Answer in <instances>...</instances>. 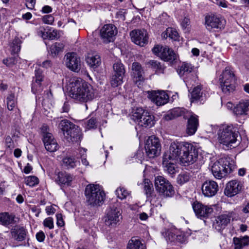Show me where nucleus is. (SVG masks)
Masks as SVG:
<instances>
[{
  "label": "nucleus",
  "instance_id": "obj_16",
  "mask_svg": "<svg viewBox=\"0 0 249 249\" xmlns=\"http://www.w3.org/2000/svg\"><path fill=\"white\" fill-rule=\"evenodd\" d=\"M192 207L196 216L200 218L208 217L213 212V208L198 201L194 202Z\"/></svg>",
  "mask_w": 249,
  "mask_h": 249
},
{
  "label": "nucleus",
  "instance_id": "obj_40",
  "mask_svg": "<svg viewBox=\"0 0 249 249\" xmlns=\"http://www.w3.org/2000/svg\"><path fill=\"white\" fill-rule=\"evenodd\" d=\"M231 79H235V75L232 71L226 68L219 78V81H231Z\"/></svg>",
  "mask_w": 249,
  "mask_h": 249
},
{
  "label": "nucleus",
  "instance_id": "obj_13",
  "mask_svg": "<svg viewBox=\"0 0 249 249\" xmlns=\"http://www.w3.org/2000/svg\"><path fill=\"white\" fill-rule=\"evenodd\" d=\"M205 19L206 28L209 31L213 29H223L226 23L225 19L214 15L206 16Z\"/></svg>",
  "mask_w": 249,
  "mask_h": 249
},
{
  "label": "nucleus",
  "instance_id": "obj_60",
  "mask_svg": "<svg viewBox=\"0 0 249 249\" xmlns=\"http://www.w3.org/2000/svg\"><path fill=\"white\" fill-rule=\"evenodd\" d=\"M56 219H57V225L58 227H62L64 225V222L63 220L62 215L61 213H57L56 214Z\"/></svg>",
  "mask_w": 249,
  "mask_h": 249
},
{
  "label": "nucleus",
  "instance_id": "obj_20",
  "mask_svg": "<svg viewBox=\"0 0 249 249\" xmlns=\"http://www.w3.org/2000/svg\"><path fill=\"white\" fill-rule=\"evenodd\" d=\"M232 217V212L226 213L217 216L213 224L215 229L218 231L225 229L230 223Z\"/></svg>",
  "mask_w": 249,
  "mask_h": 249
},
{
  "label": "nucleus",
  "instance_id": "obj_31",
  "mask_svg": "<svg viewBox=\"0 0 249 249\" xmlns=\"http://www.w3.org/2000/svg\"><path fill=\"white\" fill-rule=\"evenodd\" d=\"M15 216L13 214H10L8 213H0V222L4 226L14 224Z\"/></svg>",
  "mask_w": 249,
  "mask_h": 249
},
{
  "label": "nucleus",
  "instance_id": "obj_52",
  "mask_svg": "<svg viewBox=\"0 0 249 249\" xmlns=\"http://www.w3.org/2000/svg\"><path fill=\"white\" fill-rule=\"evenodd\" d=\"M43 225L49 229H52L54 227L53 219L51 217L45 218L43 221Z\"/></svg>",
  "mask_w": 249,
  "mask_h": 249
},
{
  "label": "nucleus",
  "instance_id": "obj_62",
  "mask_svg": "<svg viewBox=\"0 0 249 249\" xmlns=\"http://www.w3.org/2000/svg\"><path fill=\"white\" fill-rule=\"evenodd\" d=\"M70 108V106L68 102H65L60 109V111L62 113L68 112Z\"/></svg>",
  "mask_w": 249,
  "mask_h": 249
},
{
  "label": "nucleus",
  "instance_id": "obj_2",
  "mask_svg": "<svg viewBox=\"0 0 249 249\" xmlns=\"http://www.w3.org/2000/svg\"><path fill=\"white\" fill-rule=\"evenodd\" d=\"M218 141L225 147V149H231L238 145V132L232 125L223 126L218 131Z\"/></svg>",
  "mask_w": 249,
  "mask_h": 249
},
{
  "label": "nucleus",
  "instance_id": "obj_64",
  "mask_svg": "<svg viewBox=\"0 0 249 249\" xmlns=\"http://www.w3.org/2000/svg\"><path fill=\"white\" fill-rule=\"evenodd\" d=\"M45 237V234L42 231L37 233L36 234V238L38 242H43L44 240Z\"/></svg>",
  "mask_w": 249,
  "mask_h": 249
},
{
  "label": "nucleus",
  "instance_id": "obj_46",
  "mask_svg": "<svg viewBox=\"0 0 249 249\" xmlns=\"http://www.w3.org/2000/svg\"><path fill=\"white\" fill-rule=\"evenodd\" d=\"M183 237L181 235H176L173 232L168 231L166 233V239L170 242H174L176 240L181 241V239Z\"/></svg>",
  "mask_w": 249,
  "mask_h": 249
},
{
  "label": "nucleus",
  "instance_id": "obj_32",
  "mask_svg": "<svg viewBox=\"0 0 249 249\" xmlns=\"http://www.w3.org/2000/svg\"><path fill=\"white\" fill-rule=\"evenodd\" d=\"M201 87L197 86L195 87L191 92V102H194L197 101L200 102L202 100L203 92L201 91Z\"/></svg>",
  "mask_w": 249,
  "mask_h": 249
},
{
  "label": "nucleus",
  "instance_id": "obj_26",
  "mask_svg": "<svg viewBox=\"0 0 249 249\" xmlns=\"http://www.w3.org/2000/svg\"><path fill=\"white\" fill-rule=\"evenodd\" d=\"M160 57L165 61L173 62L177 59L175 53L168 46H164L160 53Z\"/></svg>",
  "mask_w": 249,
  "mask_h": 249
},
{
  "label": "nucleus",
  "instance_id": "obj_9",
  "mask_svg": "<svg viewBox=\"0 0 249 249\" xmlns=\"http://www.w3.org/2000/svg\"><path fill=\"white\" fill-rule=\"evenodd\" d=\"M122 212L119 207L115 205L110 207L105 217V224L108 227H114L120 225L123 219Z\"/></svg>",
  "mask_w": 249,
  "mask_h": 249
},
{
  "label": "nucleus",
  "instance_id": "obj_61",
  "mask_svg": "<svg viewBox=\"0 0 249 249\" xmlns=\"http://www.w3.org/2000/svg\"><path fill=\"white\" fill-rule=\"evenodd\" d=\"M164 48V46H160L157 45L152 49V52L155 54L160 56V53L161 52V50Z\"/></svg>",
  "mask_w": 249,
  "mask_h": 249
},
{
  "label": "nucleus",
  "instance_id": "obj_10",
  "mask_svg": "<svg viewBox=\"0 0 249 249\" xmlns=\"http://www.w3.org/2000/svg\"><path fill=\"white\" fill-rule=\"evenodd\" d=\"M145 149L147 155L150 158H153L160 155L161 150V144L158 138L150 136L145 144Z\"/></svg>",
  "mask_w": 249,
  "mask_h": 249
},
{
  "label": "nucleus",
  "instance_id": "obj_29",
  "mask_svg": "<svg viewBox=\"0 0 249 249\" xmlns=\"http://www.w3.org/2000/svg\"><path fill=\"white\" fill-rule=\"evenodd\" d=\"M235 79H231V81H220V84L222 91L226 94H229L233 92L235 89Z\"/></svg>",
  "mask_w": 249,
  "mask_h": 249
},
{
  "label": "nucleus",
  "instance_id": "obj_17",
  "mask_svg": "<svg viewBox=\"0 0 249 249\" xmlns=\"http://www.w3.org/2000/svg\"><path fill=\"white\" fill-rule=\"evenodd\" d=\"M148 98L157 106H162L167 103L168 95L163 91H148Z\"/></svg>",
  "mask_w": 249,
  "mask_h": 249
},
{
  "label": "nucleus",
  "instance_id": "obj_53",
  "mask_svg": "<svg viewBox=\"0 0 249 249\" xmlns=\"http://www.w3.org/2000/svg\"><path fill=\"white\" fill-rule=\"evenodd\" d=\"M97 127V121L95 118H91L87 122L86 128L88 129L95 128Z\"/></svg>",
  "mask_w": 249,
  "mask_h": 249
},
{
  "label": "nucleus",
  "instance_id": "obj_39",
  "mask_svg": "<svg viewBox=\"0 0 249 249\" xmlns=\"http://www.w3.org/2000/svg\"><path fill=\"white\" fill-rule=\"evenodd\" d=\"M76 163L77 161L74 158L66 157L63 160V166L67 169L75 168Z\"/></svg>",
  "mask_w": 249,
  "mask_h": 249
},
{
  "label": "nucleus",
  "instance_id": "obj_38",
  "mask_svg": "<svg viewBox=\"0 0 249 249\" xmlns=\"http://www.w3.org/2000/svg\"><path fill=\"white\" fill-rule=\"evenodd\" d=\"M17 98L14 93L10 94L6 98L7 108L9 110H13L16 107Z\"/></svg>",
  "mask_w": 249,
  "mask_h": 249
},
{
  "label": "nucleus",
  "instance_id": "obj_59",
  "mask_svg": "<svg viewBox=\"0 0 249 249\" xmlns=\"http://www.w3.org/2000/svg\"><path fill=\"white\" fill-rule=\"evenodd\" d=\"M126 11L125 9H121L116 13V17L119 19L124 21L125 20V14Z\"/></svg>",
  "mask_w": 249,
  "mask_h": 249
},
{
  "label": "nucleus",
  "instance_id": "obj_28",
  "mask_svg": "<svg viewBox=\"0 0 249 249\" xmlns=\"http://www.w3.org/2000/svg\"><path fill=\"white\" fill-rule=\"evenodd\" d=\"M143 191L148 200H151L156 197L152 183L148 179H145L143 183Z\"/></svg>",
  "mask_w": 249,
  "mask_h": 249
},
{
  "label": "nucleus",
  "instance_id": "obj_18",
  "mask_svg": "<svg viewBox=\"0 0 249 249\" xmlns=\"http://www.w3.org/2000/svg\"><path fill=\"white\" fill-rule=\"evenodd\" d=\"M201 189L203 194L207 197L215 196L218 191L217 183L212 180L205 181L202 185Z\"/></svg>",
  "mask_w": 249,
  "mask_h": 249
},
{
  "label": "nucleus",
  "instance_id": "obj_1",
  "mask_svg": "<svg viewBox=\"0 0 249 249\" xmlns=\"http://www.w3.org/2000/svg\"><path fill=\"white\" fill-rule=\"evenodd\" d=\"M69 87L70 96L76 101L87 102L92 100L94 96L92 87L80 78L73 79Z\"/></svg>",
  "mask_w": 249,
  "mask_h": 249
},
{
  "label": "nucleus",
  "instance_id": "obj_58",
  "mask_svg": "<svg viewBox=\"0 0 249 249\" xmlns=\"http://www.w3.org/2000/svg\"><path fill=\"white\" fill-rule=\"evenodd\" d=\"M46 134H52L49 132V127L46 124H43L41 128V135L42 138H44Z\"/></svg>",
  "mask_w": 249,
  "mask_h": 249
},
{
  "label": "nucleus",
  "instance_id": "obj_21",
  "mask_svg": "<svg viewBox=\"0 0 249 249\" xmlns=\"http://www.w3.org/2000/svg\"><path fill=\"white\" fill-rule=\"evenodd\" d=\"M42 140L47 151L54 152L59 149V145L53 134H46Z\"/></svg>",
  "mask_w": 249,
  "mask_h": 249
},
{
  "label": "nucleus",
  "instance_id": "obj_12",
  "mask_svg": "<svg viewBox=\"0 0 249 249\" xmlns=\"http://www.w3.org/2000/svg\"><path fill=\"white\" fill-rule=\"evenodd\" d=\"M64 60L67 67L71 71L78 72L81 67L80 58L75 53H68L65 54Z\"/></svg>",
  "mask_w": 249,
  "mask_h": 249
},
{
  "label": "nucleus",
  "instance_id": "obj_35",
  "mask_svg": "<svg viewBox=\"0 0 249 249\" xmlns=\"http://www.w3.org/2000/svg\"><path fill=\"white\" fill-rule=\"evenodd\" d=\"M127 249H146V247L140 240L135 237H133L129 241Z\"/></svg>",
  "mask_w": 249,
  "mask_h": 249
},
{
  "label": "nucleus",
  "instance_id": "obj_5",
  "mask_svg": "<svg viewBox=\"0 0 249 249\" xmlns=\"http://www.w3.org/2000/svg\"><path fill=\"white\" fill-rule=\"evenodd\" d=\"M85 195L88 204L93 207L102 204L105 196L99 185L94 184H89L86 186Z\"/></svg>",
  "mask_w": 249,
  "mask_h": 249
},
{
  "label": "nucleus",
  "instance_id": "obj_36",
  "mask_svg": "<svg viewBox=\"0 0 249 249\" xmlns=\"http://www.w3.org/2000/svg\"><path fill=\"white\" fill-rule=\"evenodd\" d=\"M114 74L124 77L125 73V69L124 64L120 61H117L113 66Z\"/></svg>",
  "mask_w": 249,
  "mask_h": 249
},
{
  "label": "nucleus",
  "instance_id": "obj_54",
  "mask_svg": "<svg viewBox=\"0 0 249 249\" xmlns=\"http://www.w3.org/2000/svg\"><path fill=\"white\" fill-rule=\"evenodd\" d=\"M17 63V59L15 57H9L3 60V63L7 67H12Z\"/></svg>",
  "mask_w": 249,
  "mask_h": 249
},
{
  "label": "nucleus",
  "instance_id": "obj_49",
  "mask_svg": "<svg viewBox=\"0 0 249 249\" xmlns=\"http://www.w3.org/2000/svg\"><path fill=\"white\" fill-rule=\"evenodd\" d=\"M39 182L38 178L35 176H29L25 178V183L29 186H34Z\"/></svg>",
  "mask_w": 249,
  "mask_h": 249
},
{
  "label": "nucleus",
  "instance_id": "obj_15",
  "mask_svg": "<svg viewBox=\"0 0 249 249\" xmlns=\"http://www.w3.org/2000/svg\"><path fill=\"white\" fill-rule=\"evenodd\" d=\"M132 41L136 44L143 47L148 43V36L145 30L136 29L130 32Z\"/></svg>",
  "mask_w": 249,
  "mask_h": 249
},
{
  "label": "nucleus",
  "instance_id": "obj_44",
  "mask_svg": "<svg viewBox=\"0 0 249 249\" xmlns=\"http://www.w3.org/2000/svg\"><path fill=\"white\" fill-rule=\"evenodd\" d=\"M190 178V175L188 173H182L179 174L177 178V182L182 185L188 182Z\"/></svg>",
  "mask_w": 249,
  "mask_h": 249
},
{
  "label": "nucleus",
  "instance_id": "obj_45",
  "mask_svg": "<svg viewBox=\"0 0 249 249\" xmlns=\"http://www.w3.org/2000/svg\"><path fill=\"white\" fill-rule=\"evenodd\" d=\"M124 77L119 75L113 74L112 76L110 84L112 87H116L123 83Z\"/></svg>",
  "mask_w": 249,
  "mask_h": 249
},
{
  "label": "nucleus",
  "instance_id": "obj_23",
  "mask_svg": "<svg viewBox=\"0 0 249 249\" xmlns=\"http://www.w3.org/2000/svg\"><path fill=\"white\" fill-rule=\"evenodd\" d=\"M199 125L198 116L192 114L188 119L186 133L189 135H194Z\"/></svg>",
  "mask_w": 249,
  "mask_h": 249
},
{
  "label": "nucleus",
  "instance_id": "obj_55",
  "mask_svg": "<svg viewBox=\"0 0 249 249\" xmlns=\"http://www.w3.org/2000/svg\"><path fill=\"white\" fill-rule=\"evenodd\" d=\"M42 20L45 24H52L54 21V18L52 15H47L42 17Z\"/></svg>",
  "mask_w": 249,
  "mask_h": 249
},
{
  "label": "nucleus",
  "instance_id": "obj_8",
  "mask_svg": "<svg viewBox=\"0 0 249 249\" xmlns=\"http://www.w3.org/2000/svg\"><path fill=\"white\" fill-rule=\"evenodd\" d=\"M155 186L156 191L163 197H171L175 194L173 185L162 176H158L155 177Z\"/></svg>",
  "mask_w": 249,
  "mask_h": 249
},
{
  "label": "nucleus",
  "instance_id": "obj_7",
  "mask_svg": "<svg viewBox=\"0 0 249 249\" xmlns=\"http://www.w3.org/2000/svg\"><path fill=\"white\" fill-rule=\"evenodd\" d=\"M132 119L142 127L150 128L155 123V117L142 107H137L133 112Z\"/></svg>",
  "mask_w": 249,
  "mask_h": 249
},
{
  "label": "nucleus",
  "instance_id": "obj_34",
  "mask_svg": "<svg viewBox=\"0 0 249 249\" xmlns=\"http://www.w3.org/2000/svg\"><path fill=\"white\" fill-rule=\"evenodd\" d=\"M146 64L151 69L154 70L156 73L160 74L164 73L165 67L160 62L152 60L148 62Z\"/></svg>",
  "mask_w": 249,
  "mask_h": 249
},
{
  "label": "nucleus",
  "instance_id": "obj_48",
  "mask_svg": "<svg viewBox=\"0 0 249 249\" xmlns=\"http://www.w3.org/2000/svg\"><path fill=\"white\" fill-rule=\"evenodd\" d=\"M185 113V109L181 108H175L172 109L170 112V114L172 117L170 118V119L183 116Z\"/></svg>",
  "mask_w": 249,
  "mask_h": 249
},
{
  "label": "nucleus",
  "instance_id": "obj_57",
  "mask_svg": "<svg viewBox=\"0 0 249 249\" xmlns=\"http://www.w3.org/2000/svg\"><path fill=\"white\" fill-rule=\"evenodd\" d=\"M48 32V39L54 40L57 39L58 35L56 30H53L52 31L49 30Z\"/></svg>",
  "mask_w": 249,
  "mask_h": 249
},
{
  "label": "nucleus",
  "instance_id": "obj_3",
  "mask_svg": "<svg viewBox=\"0 0 249 249\" xmlns=\"http://www.w3.org/2000/svg\"><path fill=\"white\" fill-rule=\"evenodd\" d=\"M235 168L234 161L231 158L226 157L219 159L213 163L211 170L215 178L221 179L227 174L232 172Z\"/></svg>",
  "mask_w": 249,
  "mask_h": 249
},
{
  "label": "nucleus",
  "instance_id": "obj_33",
  "mask_svg": "<svg viewBox=\"0 0 249 249\" xmlns=\"http://www.w3.org/2000/svg\"><path fill=\"white\" fill-rule=\"evenodd\" d=\"M72 179V177L69 174L60 172L58 173L56 181L59 184L69 185Z\"/></svg>",
  "mask_w": 249,
  "mask_h": 249
},
{
  "label": "nucleus",
  "instance_id": "obj_41",
  "mask_svg": "<svg viewBox=\"0 0 249 249\" xmlns=\"http://www.w3.org/2000/svg\"><path fill=\"white\" fill-rule=\"evenodd\" d=\"M193 67L191 64L183 63L178 71L180 76H182L185 74L189 73L193 71Z\"/></svg>",
  "mask_w": 249,
  "mask_h": 249
},
{
  "label": "nucleus",
  "instance_id": "obj_4",
  "mask_svg": "<svg viewBox=\"0 0 249 249\" xmlns=\"http://www.w3.org/2000/svg\"><path fill=\"white\" fill-rule=\"evenodd\" d=\"M58 127L69 142H78L81 141L82 134L77 125L68 120L64 119L59 123Z\"/></svg>",
  "mask_w": 249,
  "mask_h": 249
},
{
  "label": "nucleus",
  "instance_id": "obj_24",
  "mask_svg": "<svg viewBox=\"0 0 249 249\" xmlns=\"http://www.w3.org/2000/svg\"><path fill=\"white\" fill-rule=\"evenodd\" d=\"M86 59L88 65L93 69L99 67L101 63V57L96 52L88 53Z\"/></svg>",
  "mask_w": 249,
  "mask_h": 249
},
{
  "label": "nucleus",
  "instance_id": "obj_25",
  "mask_svg": "<svg viewBox=\"0 0 249 249\" xmlns=\"http://www.w3.org/2000/svg\"><path fill=\"white\" fill-rule=\"evenodd\" d=\"M249 111V101H240L233 108L234 113L238 115H247Z\"/></svg>",
  "mask_w": 249,
  "mask_h": 249
},
{
  "label": "nucleus",
  "instance_id": "obj_22",
  "mask_svg": "<svg viewBox=\"0 0 249 249\" xmlns=\"http://www.w3.org/2000/svg\"><path fill=\"white\" fill-rule=\"evenodd\" d=\"M131 70V75L136 82L144 80V71L139 63L133 62L132 64Z\"/></svg>",
  "mask_w": 249,
  "mask_h": 249
},
{
  "label": "nucleus",
  "instance_id": "obj_56",
  "mask_svg": "<svg viewBox=\"0 0 249 249\" xmlns=\"http://www.w3.org/2000/svg\"><path fill=\"white\" fill-rule=\"evenodd\" d=\"M167 34H168L169 36L174 39V40H177L178 39V32L175 30H173L172 29L168 30L167 31Z\"/></svg>",
  "mask_w": 249,
  "mask_h": 249
},
{
  "label": "nucleus",
  "instance_id": "obj_50",
  "mask_svg": "<svg viewBox=\"0 0 249 249\" xmlns=\"http://www.w3.org/2000/svg\"><path fill=\"white\" fill-rule=\"evenodd\" d=\"M116 194L118 198L121 199H123L126 198V197L129 195V192L128 191L124 189V188H118L116 191Z\"/></svg>",
  "mask_w": 249,
  "mask_h": 249
},
{
  "label": "nucleus",
  "instance_id": "obj_63",
  "mask_svg": "<svg viewBox=\"0 0 249 249\" xmlns=\"http://www.w3.org/2000/svg\"><path fill=\"white\" fill-rule=\"evenodd\" d=\"M5 143L6 146L9 148H12L14 147L13 141L10 136H8L6 138Z\"/></svg>",
  "mask_w": 249,
  "mask_h": 249
},
{
  "label": "nucleus",
  "instance_id": "obj_47",
  "mask_svg": "<svg viewBox=\"0 0 249 249\" xmlns=\"http://www.w3.org/2000/svg\"><path fill=\"white\" fill-rule=\"evenodd\" d=\"M43 90V87L41 82H37V81H33L32 85V91L36 94H38Z\"/></svg>",
  "mask_w": 249,
  "mask_h": 249
},
{
  "label": "nucleus",
  "instance_id": "obj_30",
  "mask_svg": "<svg viewBox=\"0 0 249 249\" xmlns=\"http://www.w3.org/2000/svg\"><path fill=\"white\" fill-rule=\"evenodd\" d=\"M233 242L235 245V249H242L243 248L249 245V236H241L239 238L234 237Z\"/></svg>",
  "mask_w": 249,
  "mask_h": 249
},
{
  "label": "nucleus",
  "instance_id": "obj_43",
  "mask_svg": "<svg viewBox=\"0 0 249 249\" xmlns=\"http://www.w3.org/2000/svg\"><path fill=\"white\" fill-rule=\"evenodd\" d=\"M21 43V41L18 38H15L13 40L11 46L12 53H17L20 51Z\"/></svg>",
  "mask_w": 249,
  "mask_h": 249
},
{
  "label": "nucleus",
  "instance_id": "obj_19",
  "mask_svg": "<svg viewBox=\"0 0 249 249\" xmlns=\"http://www.w3.org/2000/svg\"><path fill=\"white\" fill-rule=\"evenodd\" d=\"M101 36L106 43L113 41L114 37L117 34L116 27L112 24H107L101 30Z\"/></svg>",
  "mask_w": 249,
  "mask_h": 249
},
{
  "label": "nucleus",
  "instance_id": "obj_11",
  "mask_svg": "<svg viewBox=\"0 0 249 249\" xmlns=\"http://www.w3.org/2000/svg\"><path fill=\"white\" fill-rule=\"evenodd\" d=\"M186 143L185 142H172L169 148V152L165 153L163 155L164 162L167 160H178Z\"/></svg>",
  "mask_w": 249,
  "mask_h": 249
},
{
  "label": "nucleus",
  "instance_id": "obj_37",
  "mask_svg": "<svg viewBox=\"0 0 249 249\" xmlns=\"http://www.w3.org/2000/svg\"><path fill=\"white\" fill-rule=\"evenodd\" d=\"M64 45L62 43L55 42L50 48V52L53 57L57 56L59 53L63 51Z\"/></svg>",
  "mask_w": 249,
  "mask_h": 249
},
{
  "label": "nucleus",
  "instance_id": "obj_51",
  "mask_svg": "<svg viewBox=\"0 0 249 249\" xmlns=\"http://www.w3.org/2000/svg\"><path fill=\"white\" fill-rule=\"evenodd\" d=\"M35 76L34 78L33 81H37V82H41L44 78L43 71L40 68L36 69L35 70Z\"/></svg>",
  "mask_w": 249,
  "mask_h": 249
},
{
  "label": "nucleus",
  "instance_id": "obj_42",
  "mask_svg": "<svg viewBox=\"0 0 249 249\" xmlns=\"http://www.w3.org/2000/svg\"><path fill=\"white\" fill-rule=\"evenodd\" d=\"M162 164L165 166V170L167 173L170 175L172 177H173L174 175L176 173V169L175 168V165L171 162L168 163V160L164 162V159H163Z\"/></svg>",
  "mask_w": 249,
  "mask_h": 249
},
{
  "label": "nucleus",
  "instance_id": "obj_14",
  "mask_svg": "<svg viewBox=\"0 0 249 249\" xmlns=\"http://www.w3.org/2000/svg\"><path fill=\"white\" fill-rule=\"evenodd\" d=\"M243 183L237 180H232L226 184L224 190L225 195L228 197H232L240 193L243 189Z\"/></svg>",
  "mask_w": 249,
  "mask_h": 249
},
{
  "label": "nucleus",
  "instance_id": "obj_6",
  "mask_svg": "<svg viewBox=\"0 0 249 249\" xmlns=\"http://www.w3.org/2000/svg\"><path fill=\"white\" fill-rule=\"evenodd\" d=\"M197 158L198 150L196 146L186 142L178 160L180 165L187 166L194 163Z\"/></svg>",
  "mask_w": 249,
  "mask_h": 249
},
{
  "label": "nucleus",
  "instance_id": "obj_27",
  "mask_svg": "<svg viewBox=\"0 0 249 249\" xmlns=\"http://www.w3.org/2000/svg\"><path fill=\"white\" fill-rule=\"evenodd\" d=\"M27 231L23 227L17 226L11 230L12 236L16 240L22 241L25 240Z\"/></svg>",
  "mask_w": 249,
  "mask_h": 249
}]
</instances>
